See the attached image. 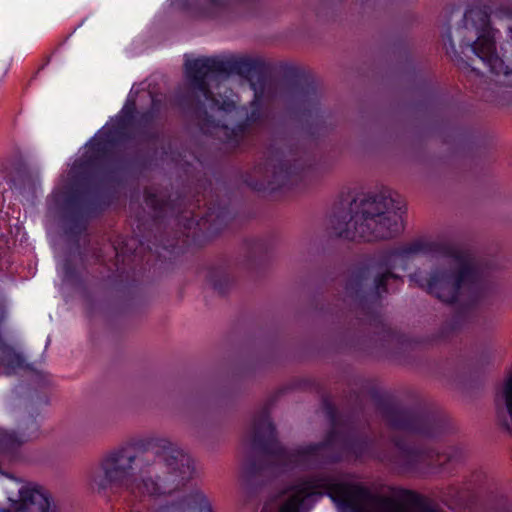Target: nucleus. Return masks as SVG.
I'll list each match as a JSON object with an SVG mask.
<instances>
[{"label":"nucleus","instance_id":"obj_20","mask_svg":"<svg viewBox=\"0 0 512 512\" xmlns=\"http://www.w3.org/2000/svg\"><path fill=\"white\" fill-rule=\"evenodd\" d=\"M503 398L508 414L512 417V373L505 380L503 386Z\"/></svg>","mask_w":512,"mask_h":512},{"label":"nucleus","instance_id":"obj_21","mask_svg":"<svg viewBox=\"0 0 512 512\" xmlns=\"http://www.w3.org/2000/svg\"><path fill=\"white\" fill-rule=\"evenodd\" d=\"M9 182L6 177L0 173V212H9L10 206L6 204V193L8 191Z\"/></svg>","mask_w":512,"mask_h":512},{"label":"nucleus","instance_id":"obj_4","mask_svg":"<svg viewBox=\"0 0 512 512\" xmlns=\"http://www.w3.org/2000/svg\"><path fill=\"white\" fill-rule=\"evenodd\" d=\"M492 9L486 2L479 0L470 4L455 30L461 53L470 49L491 72L499 75L512 73V62L506 61L496 53L494 31L490 24Z\"/></svg>","mask_w":512,"mask_h":512},{"label":"nucleus","instance_id":"obj_15","mask_svg":"<svg viewBox=\"0 0 512 512\" xmlns=\"http://www.w3.org/2000/svg\"><path fill=\"white\" fill-rule=\"evenodd\" d=\"M145 203L153 209L157 217L167 214L168 211L171 213L180 212L173 201H166L165 195L162 192L157 193L152 188L145 190Z\"/></svg>","mask_w":512,"mask_h":512},{"label":"nucleus","instance_id":"obj_29","mask_svg":"<svg viewBox=\"0 0 512 512\" xmlns=\"http://www.w3.org/2000/svg\"><path fill=\"white\" fill-rule=\"evenodd\" d=\"M11 182H13V184H14V185H16V183H17V178H16V177H13V178L11 179Z\"/></svg>","mask_w":512,"mask_h":512},{"label":"nucleus","instance_id":"obj_24","mask_svg":"<svg viewBox=\"0 0 512 512\" xmlns=\"http://www.w3.org/2000/svg\"><path fill=\"white\" fill-rule=\"evenodd\" d=\"M443 41H444V45L446 46L447 50L450 49L453 53H456V47H455V44L453 42V36H452L451 32H448L443 37Z\"/></svg>","mask_w":512,"mask_h":512},{"label":"nucleus","instance_id":"obj_8","mask_svg":"<svg viewBox=\"0 0 512 512\" xmlns=\"http://www.w3.org/2000/svg\"><path fill=\"white\" fill-rule=\"evenodd\" d=\"M316 155L303 148L289 151L283 158L274 156L268 159L263 168L258 166L255 173L263 174L262 179L256 183L248 182L254 189L270 188L275 190L285 186H292L302 179L306 171L316 164Z\"/></svg>","mask_w":512,"mask_h":512},{"label":"nucleus","instance_id":"obj_13","mask_svg":"<svg viewBox=\"0 0 512 512\" xmlns=\"http://www.w3.org/2000/svg\"><path fill=\"white\" fill-rule=\"evenodd\" d=\"M281 97L291 108L302 112L311 111L319 102L317 88L309 83L291 84L281 92Z\"/></svg>","mask_w":512,"mask_h":512},{"label":"nucleus","instance_id":"obj_12","mask_svg":"<svg viewBox=\"0 0 512 512\" xmlns=\"http://www.w3.org/2000/svg\"><path fill=\"white\" fill-rule=\"evenodd\" d=\"M131 512H213L206 496L198 489L183 491V494L166 504L145 511L131 510Z\"/></svg>","mask_w":512,"mask_h":512},{"label":"nucleus","instance_id":"obj_23","mask_svg":"<svg viewBox=\"0 0 512 512\" xmlns=\"http://www.w3.org/2000/svg\"><path fill=\"white\" fill-rule=\"evenodd\" d=\"M445 455L447 461L458 460L463 456V451L458 448H451Z\"/></svg>","mask_w":512,"mask_h":512},{"label":"nucleus","instance_id":"obj_22","mask_svg":"<svg viewBox=\"0 0 512 512\" xmlns=\"http://www.w3.org/2000/svg\"><path fill=\"white\" fill-rule=\"evenodd\" d=\"M367 447H368V443L365 441L354 442L351 445L353 453L356 455V457H362L364 455Z\"/></svg>","mask_w":512,"mask_h":512},{"label":"nucleus","instance_id":"obj_14","mask_svg":"<svg viewBox=\"0 0 512 512\" xmlns=\"http://www.w3.org/2000/svg\"><path fill=\"white\" fill-rule=\"evenodd\" d=\"M393 441L398 448V453L390 458L388 462L394 468L403 472L411 471L416 468L418 463L425 461L427 455L423 451L407 446L396 438Z\"/></svg>","mask_w":512,"mask_h":512},{"label":"nucleus","instance_id":"obj_1","mask_svg":"<svg viewBox=\"0 0 512 512\" xmlns=\"http://www.w3.org/2000/svg\"><path fill=\"white\" fill-rule=\"evenodd\" d=\"M192 471L191 457L162 438L147 450L121 445L107 451L90 471L88 485L97 493L118 489L134 497H168L183 491Z\"/></svg>","mask_w":512,"mask_h":512},{"label":"nucleus","instance_id":"obj_17","mask_svg":"<svg viewBox=\"0 0 512 512\" xmlns=\"http://www.w3.org/2000/svg\"><path fill=\"white\" fill-rule=\"evenodd\" d=\"M32 438V435L18 437L14 432L0 433V453L13 454L24 442Z\"/></svg>","mask_w":512,"mask_h":512},{"label":"nucleus","instance_id":"obj_6","mask_svg":"<svg viewBox=\"0 0 512 512\" xmlns=\"http://www.w3.org/2000/svg\"><path fill=\"white\" fill-rule=\"evenodd\" d=\"M261 66V61L250 57H206L186 64L187 76L193 89V98L202 97V102L216 99L211 92L213 83L218 86L231 74L250 79Z\"/></svg>","mask_w":512,"mask_h":512},{"label":"nucleus","instance_id":"obj_5","mask_svg":"<svg viewBox=\"0 0 512 512\" xmlns=\"http://www.w3.org/2000/svg\"><path fill=\"white\" fill-rule=\"evenodd\" d=\"M236 109V103L229 98L209 99L202 102L201 98L192 100L188 113L193 121L205 134H210L231 147L237 146L245 135L249 134L254 126L264 122V113L261 105L255 100L251 102V111L243 123L236 128H229L226 116Z\"/></svg>","mask_w":512,"mask_h":512},{"label":"nucleus","instance_id":"obj_27","mask_svg":"<svg viewBox=\"0 0 512 512\" xmlns=\"http://www.w3.org/2000/svg\"><path fill=\"white\" fill-rule=\"evenodd\" d=\"M20 177H21V183L23 185H25L26 183H30L31 182V177L27 173H24L23 175H20Z\"/></svg>","mask_w":512,"mask_h":512},{"label":"nucleus","instance_id":"obj_32","mask_svg":"<svg viewBox=\"0 0 512 512\" xmlns=\"http://www.w3.org/2000/svg\"><path fill=\"white\" fill-rule=\"evenodd\" d=\"M509 31H510V34H511L510 36L512 38V26H509Z\"/></svg>","mask_w":512,"mask_h":512},{"label":"nucleus","instance_id":"obj_16","mask_svg":"<svg viewBox=\"0 0 512 512\" xmlns=\"http://www.w3.org/2000/svg\"><path fill=\"white\" fill-rule=\"evenodd\" d=\"M1 363L5 367L7 374L16 373L19 370H32L31 365L26 363L24 357L14 350L4 351Z\"/></svg>","mask_w":512,"mask_h":512},{"label":"nucleus","instance_id":"obj_2","mask_svg":"<svg viewBox=\"0 0 512 512\" xmlns=\"http://www.w3.org/2000/svg\"><path fill=\"white\" fill-rule=\"evenodd\" d=\"M421 254L440 257L444 263L434 268L429 275L418 270L410 275V280L440 301L451 304L465 296L473 303L495 291V283L473 267L470 254L465 250L451 243L417 239L383 255L371 265V268L377 271L385 269V272L375 279L377 292L387 291L388 279H398V276L391 272L398 260Z\"/></svg>","mask_w":512,"mask_h":512},{"label":"nucleus","instance_id":"obj_28","mask_svg":"<svg viewBox=\"0 0 512 512\" xmlns=\"http://www.w3.org/2000/svg\"><path fill=\"white\" fill-rule=\"evenodd\" d=\"M151 117H152V112H151V111H149V112H147V113H145V114L143 115V118H145L146 120H147L148 118H151Z\"/></svg>","mask_w":512,"mask_h":512},{"label":"nucleus","instance_id":"obj_30","mask_svg":"<svg viewBox=\"0 0 512 512\" xmlns=\"http://www.w3.org/2000/svg\"><path fill=\"white\" fill-rule=\"evenodd\" d=\"M156 107V101L154 99H152V109H154Z\"/></svg>","mask_w":512,"mask_h":512},{"label":"nucleus","instance_id":"obj_25","mask_svg":"<svg viewBox=\"0 0 512 512\" xmlns=\"http://www.w3.org/2000/svg\"><path fill=\"white\" fill-rule=\"evenodd\" d=\"M261 470H264V467L257 466L256 462H251L246 467V474L248 477H252L253 475H255L256 473H258Z\"/></svg>","mask_w":512,"mask_h":512},{"label":"nucleus","instance_id":"obj_10","mask_svg":"<svg viewBox=\"0 0 512 512\" xmlns=\"http://www.w3.org/2000/svg\"><path fill=\"white\" fill-rule=\"evenodd\" d=\"M382 416L390 428L409 434L434 437L443 432V421L434 414L401 409L395 405L382 408Z\"/></svg>","mask_w":512,"mask_h":512},{"label":"nucleus","instance_id":"obj_26","mask_svg":"<svg viewBox=\"0 0 512 512\" xmlns=\"http://www.w3.org/2000/svg\"><path fill=\"white\" fill-rule=\"evenodd\" d=\"M75 228L78 229V232L80 233L82 230L86 229V224L83 220H76L75 221Z\"/></svg>","mask_w":512,"mask_h":512},{"label":"nucleus","instance_id":"obj_11","mask_svg":"<svg viewBox=\"0 0 512 512\" xmlns=\"http://www.w3.org/2000/svg\"><path fill=\"white\" fill-rule=\"evenodd\" d=\"M0 512H57L48 492L41 487H23L19 490V499L11 500L8 510Z\"/></svg>","mask_w":512,"mask_h":512},{"label":"nucleus","instance_id":"obj_19","mask_svg":"<svg viewBox=\"0 0 512 512\" xmlns=\"http://www.w3.org/2000/svg\"><path fill=\"white\" fill-rule=\"evenodd\" d=\"M369 268L360 269L357 273L353 274L346 283V293L353 297L357 295L362 287V280L366 278V273Z\"/></svg>","mask_w":512,"mask_h":512},{"label":"nucleus","instance_id":"obj_7","mask_svg":"<svg viewBox=\"0 0 512 512\" xmlns=\"http://www.w3.org/2000/svg\"><path fill=\"white\" fill-rule=\"evenodd\" d=\"M335 432L336 424L333 422L327 442L301 446L288 451L277 441L276 429L269 419L267 410H264L253 421L252 445L270 457L273 462L285 468L307 466L316 461L320 452L334 441Z\"/></svg>","mask_w":512,"mask_h":512},{"label":"nucleus","instance_id":"obj_31","mask_svg":"<svg viewBox=\"0 0 512 512\" xmlns=\"http://www.w3.org/2000/svg\"><path fill=\"white\" fill-rule=\"evenodd\" d=\"M33 424H34V431H37L38 430V426H37L36 422H33Z\"/></svg>","mask_w":512,"mask_h":512},{"label":"nucleus","instance_id":"obj_3","mask_svg":"<svg viewBox=\"0 0 512 512\" xmlns=\"http://www.w3.org/2000/svg\"><path fill=\"white\" fill-rule=\"evenodd\" d=\"M400 202L379 194L354 199L347 215H334L332 227L338 237L348 240L378 241L395 237L402 229Z\"/></svg>","mask_w":512,"mask_h":512},{"label":"nucleus","instance_id":"obj_9","mask_svg":"<svg viewBox=\"0 0 512 512\" xmlns=\"http://www.w3.org/2000/svg\"><path fill=\"white\" fill-rule=\"evenodd\" d=\"M135 110V102H127L123 107L120 115L112 120L93 138L90 142L87 152V160L80 159L76 161L72 167V171L83 168L89 162H93L103 157L109 150L110 146L127 137L133 123V113Z\"/></svg>","mask_w":512,"mask_h":512},{"label":"nucleus","instance_id":"obj_18","mask_svg":"<svg viewBox=\"0 0 512 512\" xmlns=\"http://www.w3.org/2000/svg\"><path fill=\"white\" fill-rule=\"evenodd\" d=\"M9 212H0V258L9 249L8 234L10 233Z\"/></svg>","mask_w":512,"mask_h":512},{"label":"nucleus","instance_id":"obj_33","mask_svg":"<svg viewBox=\"0 0 512 512\" xmlns=\"http://www.w3.org/2000/svg\"><path fill=\"white\" fill-rule=\"evenodd\" d=\"M5 72L1 71L0 72V78L4 75Z\"/></svg>","mask_w":512,"mask_h":512}]
</instances>
